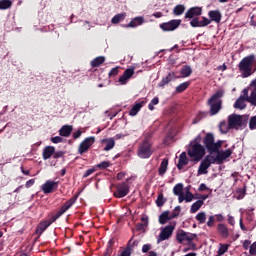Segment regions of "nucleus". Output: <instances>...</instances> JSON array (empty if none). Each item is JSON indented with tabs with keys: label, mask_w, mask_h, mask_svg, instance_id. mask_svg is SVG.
Wrapping results in <instances>:
<instances>
[{
	"label": "nucleus",
	"mask_w": 256,
	"mask_h": 256,
	"mask_svg": "<svg viewBox=\"0 0 256 256\" xmlns=\"http://www.w3.org/2000/svg\"><path fill=\"white\" fill-rule=\"evenodd\" d=\"M159 104V97H154L151 102L148 105V109L150 111H153L155 108L153 107L154 105H158Z\"/></svg>",
	"instance_id": "obj_47"
},
{
	"label": "nucleus",
	"mask_w": 256,
	"mask_h": 256,
	"mask_svg": "<svg viewBox=\"0 0 256 256\" xmlns=\"http://www.w3.org/2000/svg\"><path fill=\"white\" fill-rule=\"evenodd\" d=\"M139 247V240L131 238L120 256H131L132 251Z\"/></svg>",
	"instance_id": "obj_13"
},
{
	"label": "nucleus",
	"mask_w": 256,
	"mask_h": 256,
	"mask_svg": "<svg viewBox=\"0 0 256 256\" xmlns=\"http://www.w3.org/2000/svg\"><path fill=\"white\" fill-rule=\"evenodd\" d=\"M165 198L163 197V194H159L156 199V205L157 207H163L165 205Z\"/></svg>",
	"instance_id": "obj_46"
},
{
	"label": "nucleus",
	"mask_w": 256,
	"mask_h": 256,
	"mask_svg": "<svg viewBox=\"0 0 256 256\" xmlns=\"http://www.w3.org/2000/svg\"><path fill=\"white\" fill-rule=\"evenodd\" d=\"M194 196L193 193H191V191H189V188H186V194L184 196V201H186V203H191V201H193Z\"/></svg>",
	"instance_id": "obj_43"
},
{
	"label": "nucleus",
	"mask_w": 256,
	"mask_h": 256,
	"mask_svg": "<svg viewBox=\"0 0 256 256\" xmlns=\"http://www.w3.org/2000/svg\"><path fill=\"white\" fill-rule=\"evenodd\" d=\"M185 13V6L182 4H178L173 9V14L179 17V15H183Z\"/></svg>",
	"instance_id": "obj_35"
},
{
	"label": "nucleus",
	"mask_w": 256,
	"mask_h": 256,
	"mask_svg": "<svg viewBox=\"0 0 256 256\" xmlns=\"http://www.w3.org/2000/svg\"><path fill=\"white\" fill-rule=\"evenodd\" d=\"M208 17H210L211 21L215 23H221V12L218 10H212L208 13Z\"/></svg>",
	"instance_id": "obj_24"
},
{
	"label": "nucleus",
	"mask_w": 256,
	"mask_h": 256,
	"mask_svg": "<svg viewBox=\"0 0 256 256\" xmlns=\"http://www.w3.org/2000/svg\"><path fill=\"white\" fill-rule=\"evenodd\" d=\"M95 171V168H90V169H88L85 173H84V175H83V177L84 178H87V177H89V175H93V172Z\"/></svg>",
	"instance_id": "obj_57"
},
{
	"label": "nucleus",
	"mask_w": 256,
	"mask_h": 256,
	"mask_svg": "<svg viewBox=\"0 0 256 256\" xmlns=\"http://www.w3.org/2000/svg\"><path fill=\"white\" fill-rule=\"evenodd\" d=\"M55 153V147L47 146L43 150V159L47 161V159H51L52 155Z\"/></svg>",
	"instance_id": "obj_26"
},
{
	"label": "nucleus",
	"mask_w": 256,
	"mask_h": 256,
	"mask_svg": "<svg viewBox=\"0 0 256 256\" xmlns=\"http://www.w3.org/2000/svg\"><path fill=\"white\" fill-rule=\"evenodd\" d=\"M151 251V244H144L142 247V253H149Z\"/></svg>",
	"instance_id": "obj_54"
},
{
	"label": "nucleus",
	"mask_w": 256,
	"mask_h": 256,
	"mask_svg": "<svg viewBox=\"0 0 256 256\" xmlns=\"http://www.w3.org/2000/svg\"><path fill=\"white\" fill-rule=\"evenodd\" d=\"M196 220L201 224L205 223L207 221V214L205 212H199L196 215Z\"/></svg>",
	"instance_id": "obj_41"
},
{
	"label": "nucleus",
	"mask_w": 256,
	"mask_h": 256,
	"mask_svg": "<svg viewBox=\"0 0 256 256\" xmlns=\"http://www.w3.org/2000/svg\"><path fill=\"white\" fill-rule=\"evenodd\" d=\"M32 185H35V179L28 180L25 184V187L29 189V187H32Z\"/></svg>",
	"instance_id": "obj_59"
},
{
	"label": "nucleus",
	"mask_w": 256,
	"mask_h": 256,
	"mask_svg": "<svg viewBox=\"0 0 256 256\" xmlns=\"http://www.w3.org/2000/svg\"><path fill=\"white\" fill-rule=\"evenodd\" d=\"M173 79H179V77H175L174 72H170L167 76L163 77L160 83L158 84L159 87H165V85H169Z\"/></svg>",
	"instance_id": "obj_20"
},
{
	"label": "nucleus",
	"mask_w": 256,
	"mask_h": 256,
	"mask_svg": "<svg viewBox=\"0 0 256 256\" xmlns=\"http://www.w3.org/2000/svg\"><path fill=\"white\" fill-rule=\"evenodd\" d=\"M215 163V156L213 155H207L200 163V166L198 168V175H207L209 167L211 165H214Z\"/></svg>",
	"instance_id": "obj_8"
},
{
	"label": "nucleus",
	"mask_w": 256,
	"mask_h": 256,
	"mask_svg": "<svg viewBox=\"0 0 256 256\" xmlns=\"http://www.w3.org/2000/svg\"><path fill=\"white\" fill-rule=\"evenodd\" d=\"M173 231H175V224H169L165 227H162L160 234L157 238V243H162V241H167L168 239H171Z\"/></svg>",
	"instance_id": "obj_7"
},
{
	"label": "nucleus",
	"mask_w": 256,
	"mask_h": 256,
	"mask_svg": "<svg viewBox=\"0 0 256 256\" xmlns=\"http://www.w3.org/2000/svg\"><path fill=\"white\" fill-rule=\"evenodd\" d=\"M202 9L201 7H192L185 13L186 19H194V17H199L201 15Z\"/></svg>",
	"instance_id": "obj_19"
},
{
	"label": "nucleus",
	"mask_w": 256,
	"mask_h": 256,
	"mask_svg": "<svg viewBox=\"0 0 256 256\" xmlns=\"http://www.w3.org/2000/svg\"><path fill=\"white\" fill-rule=\"evenodd\" d=\"M190 25L191 27H207V25H211V20L206 17H203L201 21L197 18H193Z\"/></svg>",
	"instance_id": "obj_18"
},
{
	"label": "nucleus",
	"mask_w": 256,
	"mask_h": 256,
	"mask_svg": "<svg viewBox=\"0 0 256 256\" xmlns=\"http://www.w3.org/2000/svg\"><path fill=\"white\" fill-rule=\"evenodd\" d=\"M249 129L255 131L256 129V116H252L249 120Z\"/></svg>",
	"instance_id": "obj_48"
},
{
	"label": "nucleus",
	"mask_w": 256,
	"mask_h": 256,
	"mask_svg": "<svg viewBox=\"0 0 256 256\" xmlns=\"http://www.w3.org/2000/svg\"><path fill=\"white\" fill-rule=\"evenodd\" d=\"M228 223L230 225H235V218L231 215H228Z\"/></svg>",
	"instance_id": "obj_62"
},
{
	"label": "nucleus",
	"mask_w": 256,
	"mask_h": 256,
	"mask_svg": "<svg viewBox=\"0 0 256 256\" xmlns=\"http://www.w3.org/2000/svg\"><path fill=\"white\" fill-rule=\"evenodd\" d=\"M129 195V185L127 183H120L117 186V191L114 192V197L118 199H123Z\"/></svg>",
	"instance_id": "obj_12"
},
{
	"label": "nucleus",
	"mask_w": 256,
	"mask_h": 256,
	"mask_svg": "<svg viewBox=\"0 0 256 256\" xmlns=\"http://www.w3.org/2000/svg\"><path fill=\"white\" fill-rule=\"evenodd\" d=\"M81 135H83V132L81 130H78V131L73 133V138L74 139H79V137H81Z\"/></svg>",
	"instance_id": "obj_61"
},
{
	"label": "nucleus",
	"mask_w": 256,
	"mask_h": 256,
	"mask_svg": "<svg viewBox=\"0 0 256 256\" xmlns=\"http://www.w3.org/2000/svg\"><path fill=\"white\" fill-rule=\"evenodd\" d=\"M73 131V126L71 125H64L59 130L60 137H69L71 132Z\"/></svg>",
	"instance_id": "obj_22"
},
{
	"label": "nucleus",
	"mask_w": 256,
	"mask_h": 256,
	"mask_svg": "<svg viewBox=\"0 0 256 256\" xmlns=\"http://www.w3.org/2000/svg\"><path fill=\"white\" fill-rule=\"evenodd\" d=\"M135 75V68H128L124 71V73L119 77L118 83L121 85H127L129 83V79Z\"/></svg>",
	"instance_id": "obj_15"
},
{
	"label": "nucleus",
	"mask_w": 256,
	"mask_h": 256,
	"mask_svg": "<svg viewBox=\"0 0 256 256\" xmlns=\"http://www.w3.org/2000/svg\"><path fill=\"white\" fill-rule=\"evenodd\" d=\"M103 63H105V57L98 56L91 61V67H100V65H103Z\"/></svg>",
	"instance_id": "obj_33"
},
{
	"label": "nucleus",
	"mask_w": 256,
	"mask_h": 256,
	"mask_svg": "<svg viewBox=\"0 0 256 256\" xmlns=\"http://www.w3.org/2000/svg\"><path fill=\"white\" fill-rule=\"evenodd\" d=\"M243 247L244 249H249V251H251V241L245 240L243 243Z\"/></svg>",
	"instance_id": "obj_58"
},
{
	"label": "nucleus",
	"mask_w": 256,
	"mask_h": 256,
	"mask_svg": "<svg viewBox=\"0 0 256 256\" xmlns=\"http://www.w3.org/2000/svg\"><path fill=\"white\" fill-rule=\"evenodd\" d=\"M152 144L149 140H144L142 145L139 146L137 155L140 159H149L153 155V150L151 149Z\"/></svg>",
	"instance_id": "obj_6"
},
{
	"label": "nucleus",
	"mask_w": 256,
	"mask_h": 256,
	"mask_svg": "<svg viewBox=\"0 0 256 256\" xmlns=\"http://www.w3.org/2000/svg\"><path fill=\"white\" fill-rule=\"evenodd\" d=\"M223 95H225V90H218L209 98L208 105L211 115H217V113L221 111V97H223Z\"/></svg>",
	"instance_id": "obj_4"
},
{
	"label": "nucleus",
	"mask_w": 256,
	"mask_h": 256,
	"mask_svg": "<svg viewBox=\"0 0 256 256\" xmlns=\"http://www.w3.org/2000/svg\"><path fill=\"white\" fill-rule=\"evenodd\" d=\"M177 197H178V202L179 203H183V201H185V195L184 194H180Z\"/></svg>",
	"instance_id": "obj_64"
},
{
	"label": "nucleus",
	"mask_w": 256,
	"mask_h": 256,
	"mask_svg": "<svg viewBox=\"0 0 256 256\" xmlns=\"http://www.w3.org/2000/svg\"><path fill=\"white\" fill-rule=\"evenodd\" d=\"M119 73V67H115V68H112L109 72V76L112 77V76H115Z\"/></svg>",
	"instance_id": "obj_55"
},
{
	"label": "nucleus",
	"mask_w": 256,
	"mask_h": 256,
	"mask_svg": "<svg viewBox=\"0 0 256 256\" xmlns=\"http://www.w3.org/2000/svg\"><path fill=\"white\" fill-rule=\"evenodd\" d=\"M229 250L228 244H220V247L218 249V255H225L227 251Z\"/></svg>",
	"instance_id": "obj_45"
},
{
	"label": "nucleus",
	"mask_w": 256,
	"mask_h": 256,
	"mask_svg": "<svg viewBox=\"0 0 256 256\" xmlns=\"http://www.w3.org/2000/svg\"><path fill=\"white\" fill-rule=\"evenodd\" d=\"M57 185H59V182L48 180L41 186V189L47 195L53 193V189H57Z\"/></svg>",
	"instance_id": "obj_16"
},
{
	"label": "nucleus",
	"mask_w": 256,
	"mask_h": 256,
	"mask_svg": "<svg viewBox=\"0 0 256 256\" xmlns=\"http://www.w3.org/2000/svg\"><path fill=\"white\" fill-rule=\"evenodd\" d=\"M189 163V159L187 158V153L182 152L179 156V162L177 164V168L179 170L183 169V167H185V165H187Z\"/></svg>",
	"instance_id": "obj_21"
},
{
	"label": "nucleus",
	"mask_w": 256,
	"mask_h": 256,
	"mask_svg": "<svg viewBox=\"0 0 256 256\" xmlns=\"http://www.w3.org/2000/svg\"><path fill=\"white\" fill-rule=\"evenodd\" d=\"M143 23H145V18L143 16H137L134 17L130 23L123 25V27H126L127 29H135L136 27L143 25Z\"/></svg>",
	"instance_id": "obj_17"
},
{
	"label": "nucleus",
	"mask_w": 256,
	"mask_h": 256,
	"mask_svg": "<svg viewBox=\"0 0 256 256\" xmlns=\"http://www.w3.org/2000/svg\"><path fill=\"white\" fill-rule=\"evenodd\" d=\"M51 221H44V222H41L38 226H37V229H36V233L37 235H41L45 232V230L47 229V227H49V225H51Z\"/></svg>",
	"instance_id": "obj_27"
},
{
	"label": "nucleus",
	"mask_w": 256,
	"mask_h": 256,
	"mask_svg": "<svg viewBox=\"0 0 256 256\" xmlns=\"http://www.w3.org/2000/svg\"><path fill=\"white\" fill-rule=\"evenodd\" d=\"M243 95H241L234 103V109H239L240 111H243L245 107H247V104L245 101H247V88H245L242 91Z\"/></svg>",
	"instance_id": "obj_14"
},
{
	"label": "nucleus",
	"mask_w": 256,
	"mask_h": 256,
	"mask_svg": "<svg viewBox=\"0 0 256 256\" xmlns=\"http://www.w3.org/2000/svg\"><path fill=\"white\" fill-rule=\"evenodd\" d=\"M111 163L109 161H103L100 164L97 165L99 169H107V167H110Z\"/></svg>",
	"instance_id": "obj_49"
},
{
	"label": "nucleus",
	"mask_w": 256,
	"mask_h": 256,
	"mask_svg": "<svg viewBox=\"0 0 256 256\" xmlns=\"http://www.w3.org/2000/svg\"><path fill=\"white\" fill-rule=\"evenodd\" d=\"M219 129L221 133H229V129H232L229 127V124L227 122H221L219 125Z\"/></svg>",
	"instance_id": "obj_42"
},
{
	"label": "nucleus",
	"mask_w": 256,
	"mask_h": 256,
	"mask_svg": "<svg viewBox=\"0 0 256 256\" xmlns=\"http://www.w3.org/2000/svg\"><path fill=\"white\" fill-rule=\"evenodd\" d=\"M247 121H249V116L247 115L232 114L228 117V125L230 129H245Z\"/></svg>",
	"instance_id": "obj_5"
},
{
	"label": "nucleus",
	"mask_w": 256,
	"mask_h": 256,
	"mask_svg": "<svg viewBox=\"0 0 256 256\" xmlns=\"http://www.w3.org/2000/svg\"><path fill=\"white\" fill-rule=\"evenodd\" d=\"M101 143L106 144V146L104 147V151H111V149H113V147H115V138L102 139Z\"/></svg>",
	"instance_id": "obj_25"
},
{
	"label": "nucleus",
	"mask_w": 256,
	"mask_h": 256,
	"mask_svg": "<svg viewBox=\"0 0 256 256\" xmlns=\"http://www.w3.org/2000/svg\"><path fill=\"white\" fill-rule=\"evenodd\" d=\"M239 224H240V229H241L242 231H247V228H246L245 225L243 224V219H242V218H240Z\"/></svg>",
	"instance_id": "obj_63"
},
{
	"label": "nucleus",
	"mask_w": 256,
	"mask_h": 256,
	"mask_svg": "<svg viewBox=\"0 0 256 256\" xmlns=\"http://www.w3.org/2000/svg\"><path fill=\"white\" fill-rule=\"evenodd\" d=\"M189 87V82H184L176 87V93H183Z\"/></svg>",
	"instance_id": "obj_44"
},
{
	"label": "nucleus",
	"mask_w": 256,
	"mask_h": 256,
	"mask_svg": "<svg viewBox=\"0 0 256 256\" xmlns=\"http://www.w3.org/2000/svg\"><path fill=\"white\" fill-rule=\"evenodd\" d=\"M125 17H127V14L125 12L120 13V14H116L112 19H111V23L113 25H117L119 23H121V21H125Z\"/></svg>",
	"instance_id": "obj_29"
},
{
	"label": "nucleus",
	"mask_w": 256,
	"mask_h": 256,
	"mask_svg": "<svg viewBox=\"0 0 256 256\" xmlns=\"http://www.w3.org/2000/svg\"><path fill=\"white\" fill-rule=\"evenodd\" d=\"M213 225H215V216H210L207 221V226L213 227Z\"/></svg>",
	"instance_id": "obj_52"
},
{
	"label": "nucleus",
	"mask_w": 256,
	"mask_h": 256,
	"mask_svg": "<svg viewBox=\"0 0 256 256\" xmlns=\"http://www.w3.org/2000/svg\"><path fill=\"white\" fill-rule=\"evenodd\" d=\"M176 239L178 243H181L182 245H190V243H192L194 239H197V234L181 230L180 232H178Z\"/></svg>",
	"instance_id": "obj_9"
},
{
	"label": "nucleus",
	"mask_w": 256,
	"mask_h": 256,
	"mask_svg": "<svg viewBox=\"0 0 256 256\" xmlns=\"http://www.w3.org/2000/svg\"><path fill=\"white\" fill-rule=\"evenodd\" d=\"M13 5L11 0H1L0 1V10L9 9Z\"/></svg>",
	"instance_id": "obj_38"
},
{
	"label": "nucleus",
	"mask_w": 256,
	"mask_h": 256,
	"mask_svg": "<svg viewBox=\"0 0 256 256\" xmlns=\"http://www.w3.org/2000/svg\"><path fill=\"white\" fill-rule=\"evenodd\" d=\"M115 244V240L114 239H110L108 241V245H107V248H106V253H105V256H111V253L113 251V245Z\"/></svg>",
	"instance_id": "obj_39"
},
{
	"label": "nucleus",
	"mask_w": 256,
	"mask_h": 256,
	"mask_svg": "<svg viewBox=\"0 0 256 256\" xmlns=\"http://www.w3.org/2000/svg\"><path fill=\"white\" fill-rule=\"evenodd\" d=\"M169 165V160L164 159L159 167V175H165L167 173V166Z\"/></svg>",
	"instance_id": "obj_36"
},
{
	"label": "nucleus",
	"mask_w": 256,
	"mask_h": 256,
	"mask_svg": "<svg viewBox=\"0 0 256 256\" xmlns=\"http://www.w3.org/2000/svg\"><path fill=\"white\" fill-rule=\"evenodd\" d=\"M65 212L60 208V210L54 215L53 219L50 220V222L54 223V221H57L61 215H63Z\"/></svg>",
	"instance_id": "obj_51"
},
{
	"label": "nucleus",
	"mask_w": 256,
	"mask_h": 256,
	"mask_svg": "<svg viewBox=\"0 0 256 256\" xmlns=\"http://www.w3.org/2000/svg\"><path fill=\"white\" fill-rule=\"evenodd\" d=\"M193 73V70L191 69V66H183L180 70L181 77H189Z\"/></svg>",
	"instance_id": "obj_34"
},
{
	"label": "nucleus",
	"mask_w": 256,
	"mask_h": 256,
	"mask_svg": "<svg viewBox=\"0 0 256 256\" xmlns=\"http://www.w3.org/2000/svg\"><path fill=\"white\" fill-rule=\"evenodd\" d=\"M143 101L142 102H138L136 103L129 111V115H131V117H135V115H137V113H139V111H141V108L143 107Z\"/></svg>",
	"instance_id": "obj_30"
},
{
	"label": "nucleus",
	"mask_w": 256,
	"mask_h": 256,
	"mask_svg": "<svg viewBox=\"0 0 256 256\" xmlns=\"http://www.w3.org/2000/svg\"><path fill=\"white\" fill-rule=\"evenodd\" d=\"M74 204H75V198H71L60 209L64 213H66L67 211H69V209H71V207H73Z\"/></svg>",
	"instance_id": "obj_37"
},
{
	"label": "nucleus",
	"mask_w": 256,
	"mask_h": 256,
	"mask_svg": "<svg viewBox=\"0 0 256 256\" xmlns=\"http://www.w3.org/2000/svg\"><path fill=\"white\" fill-rule=\"evenodd\" d=\"M173 193L174 195L178 196V195H183V184L179 183L176 184L173 188Z\"/></svg>",
	"instance_id": "obj_40"
},
{
	"label": "nucleus",
	"mask_w": 256,
	"mask_h": 256,
	"mask_svg": "<svg viewBox=\"0 0 256 256\" xmlns=\"http://www.w3.org/2000/svg\"><path fill=\"white\" fill-rule=\"evenodd\" d=\"M95 143V137L90 136L87 137L83 142L80 143L78 147V153L83 155V153H87L89 151V147Z\"/></svg>",
	"instance_id": "obj_10"
},
{
	"label": "nucleus",
	"mask_w": 256,
	"mask_h": 256,
	"mask_svg": "<svg viewBox=\"0 0 256 256\" xmlns=\"http://www.w3.org/2000/svg\"><path fill=\"white\" fill-rule=\"evenodd\" d=\"M250 254L256 255V242L250 245Z\"/></svg>",
	"instance_id": "obj_56"
},
{
	"label": "nucleus",
	"mask_w": 256,
	"mask_h": 256,
	"mask_svg": "<svg viewBox=\"0 0 256 256\" xmlns=\"http://www.w3.org/2000/svg\"><path fill=\"white\" fill-rule=\"evenodd\" d=\"M52 143H63V138L61 136H56L51 138Z\"/></svg>",
	"instance_id": "obj_53"
},
{
	"label": "nucleus",
	"mask_w": 256,
	"mask_h": 256,
	"mask_svg": "<svg viewBox=\"0 0 256 256\" xmlns=\"http://www.w3.org/2000/svg\"><path fill=\"white\" fill-rule=\"evenodd\" d=\"M217 231L221 237L224 239H227L229 237V229L227 228V225L225 224H218Z\"/></svg>",
	"instance_id": "obj_23"
},
{
	"label": "nucleus",
	"mask_w": 256,
	"mask_h": 256,
	"mask_svg": "<svg viewBox=\"0 0 256 256\" xmlns=\"http://www.w3.org/2000/svg\"><path fill=\"white\" fill-rule=\"evenodd\" d=\"M203 143L210 155H213V153H217L215 157V163H217V161L218 163H223L225 159H229V156L233 155V151H231V149L219 151V149H221L223 145V141L219 140L215 142V136H213V134L211 133L206 134L203 139Z\"/></svg>",
	"instance_id": "obj_1"
},
{
	"label": "nucleus",
	"mask_w": 256,
	"mask_h": 256,
	"mask_svg": "<svg viewBox=\"0 0 256 256\" xmlns=\"http://www.w3.org/2000/svg\"><path fill=\"white\" fill-rule=\"evenodd\" d=\"M171 219H173L172 214H169V211H165L159 216V223L161 225H165V223H167V221H171Z\"/></svg>",
	"instance_id": "obj_28"
},
{
	"label": "nucleus",
	"mask_w": 256,
	"mask_h": 256,
	"mask_svg": "<svg viewBox=\"0 0 256 256\" xmlns=\"http://www.w3.org/2000/svg\"><path fill=\"white\" fill-rule=\"evenodd\" d=\"M179 25H181V20L174 19L160 24V29H162V31H175V29L179 28Z\"/></svg>",
	"instance_id": "obj_11"
},
{
	"label": "nucleus",
	"mask_w": 256,
	"mask_h": 256,
	"mask_svg": "<svg viewBox=\"0 0 256 256\" xmlns=\"http://www.w3.org/2000/svg\"><path fill=\"white\" fill-rule=\"evenodd\" d=\"M201 136H197L188 148V156L193 161H201L205 157V147L201 145Z\"/></svg>",
	"instance_id": "obj_2"
},
{
	"label": "nucleus",
	"mask_w": 256,
	"mask_h": 256,
	"mask_svg": "<svg viewBox=\"0 0 256 256\" xmlns=\"http://www.w3.org/2000/svg\"><path fill=\"white\" fill-rule=\"evenodd\" d=\"M246 101H248V103L254 105V107H256V90H252L250 96H249V88H247V98Z\"/></svg>",
	"instance_id": "obj_31"
},
{
	"label": "nucleus",
	"mask_w": 256,
	"mask_h": 256,
	"mask_svg": "<svg viewBox=\"0 0 256 256\" xmlns=\"http://www.w3.org/2000/svg\"><path fill=\"white\" fill-rule=\"evenodd\" d=\"M255 63V55L250 54L249 56L244 57L239 65L238 69L241 73V77L246 79V77H251L253 75V64Z\"/></svg>",
	"instance_id": "obj_3"
},
{
	"label": "nucleus",
	"mask_w": 256,
	"mask_h": 256,
	"mask_svg": "<svg viewBox=\"0 0 256 256\" xmlns=\"http://www.w3.org/2000/svg\"><path fill=\"white\" fill-rule=\"evenodd\" d=\"M251 89V91H256V78L254 80H252L250 87L248 88V90Z\"/></svg>",
	"instance_id": "obj_60"
},
{
	"label": "nucleus",
	"mask_w": 256,
	"mask_h": 256,
	"mask_svg": "<svg viewBox=\"0 0 256 256\" xmlns=\"http://www.w3.org/2000/svg\"><path fill=\"white\" fill-rule=\"evenodd\" d=\"M180 213H181V206H176L174 208V212L171 214L172 218L175 219V217H179Z\"/></svg>",
	"instance_id": "obj_50"
},
{
	"label": "nucleus",
	"mask_w": 256,
	"mask_h": 256,
	"mask_svg": "<svg viewBox=\"0 0 256 256\" xmlns=\"http://www.w3.org/2000/svg\"><path fill=\"white\" fill-rule=\"evenodd\" d=\"M203 200H198L191 205L190 213H197L203 207Z\"/></svg>",
	"instance_id": "obj_32"
}]
</instances>
